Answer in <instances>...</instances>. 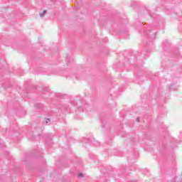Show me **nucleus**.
Masks as SVG:
<instances>
[{
  "label": "nucleus",
  "mask_w": 182,
  "mask_h": 182,
  "mask_svg": "<svg viewBox=\"0 0 182 182\" xmlns=\"http://www.w3.org/2000/svg\"><path fill=\"white\" fill-rule=\"evenodd\" d=\"M144 33L145 36H147V38H149V39H151V41L156 39V35H157L156 31H144Z\"/></svg>",
  "instance_id": "obj_1"
},
{
  "label": "nucleus",
  "mask_w": 182,
  "mask_h": 182,
  "mask_svg": "<svg viewBox=\"0 0 182 182\" xmlns=\"http://www.w3.org/2000/svg\"><path fill=\"white\" fill-rule=\"evenodd\" d=\"M45 14H46V10H43V11L40 14L41 18H43V16H45Z\"/></svg>",
  "instance_id": "obj_3"
},
{
  "label": "nucleus",
  "mask_w": 182,
  "mask_h": 182,
  "mask_svg": "<svg viewBox=\"0 0 182 182\" xmlns=\"http://www.w3.org/2000/svg\"><path fill=\"white\" fill-rule=\"evenodd\" d=\"M50 90H49V88H48V87H46V92H49Z\"/></svg>",
  "instance_id": "obj_8"
},
{
  "label": "nucleus",
  "mask_w": 182,
  "mask_h": 182,
  "mask_svg": "<svg viewBox=\"0 0 182 182\" xmlns=\"http://www.w3.org/2000/svg\"><path fill=\"white\" fill-rule=\"evenodd\" d=\"M46 120H47L46 123H48V122H50V119H49V118H47Z\"/></svg>",
  "instance_id": "obj_6"
},
{
  "label": "nucleus",
  "mask_w": 182,
  "mask_h": 182,
  "mask_svg": "<svg viewBox=\"0 0 182 182\" xmlns=\"http://www.w3.org/2000/svg\"><path fill=\"white\" fill-rule=\"evenodd\" d=\"M78 178H83V173H79V174H78Z\"/></svg>",
  "instance_id": "obj_4"
},
{
  "label": "nucleus",
  "mask_w": 182,
  "mask_h": 182,
  "mask_svg": "<svg viewBox=\"0 0 182 182\" xmlns=\"http://www.w3.org/2000/svg\"><path fill=\"white\" fill-rule=\"evenodd\" d=\"M36 107H37L38 109H41V107H42V105L38 104V105H36Z\"/></svg>",
  "instance_id": "obj_5"
},
{
  "label": "nucleus",
  "mask_w": 182,
  "mask_h": 182,
  "mask_svg": "<svg viewBox=\"0 0 182 182\" xmlns=\"http://www.w3.org/2000/svg\"><path fill=\"white\" fill-rule=\"evenodd\" d=\"M63 109H65V110H66V112H69V110H70V108L67 105H63Z\"/></svg>",
  "instance_id": "obj_2"
},
{
  "label": "nucleus",
  "mask_w": 182,
  "mask_h": 182,
  "mask_svg": "<svg viewBox=\"0 0 182 182\" xmlns=\"http://www.w3.org/2000/svg\"><path fill=\"white\" fill-rule=\"evenodd\" d=\"M136 122H140V119L139 117L136 118Z\"/></svg>",
  "instance_id": "obj_7"
}]
</instances>
